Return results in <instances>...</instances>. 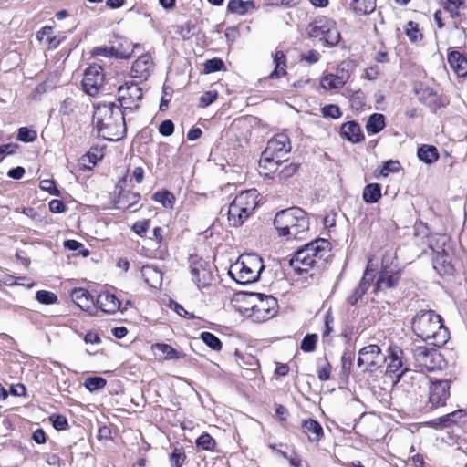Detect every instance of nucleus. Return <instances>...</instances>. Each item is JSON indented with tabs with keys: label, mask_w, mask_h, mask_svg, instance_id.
Instances as JSON below:
<instances>
[{
	"label": "nucleus",
	"mask_w": 467,
	"mask_h": 467,
	"mask_svg": "<svg viewBox=\"0 0 467 467\" xmlns=\"http://www.w3.org/2000/svg\"><path fill=\"white\" fill-rule=\"evenodd\" d=\"M317 341V336L316 334H307L301 341V348L306 352H311L315 350Z\"/></svg>",
	"instance_id": "54"
},
{
	"label": "nucleus",
	"mask_w": 467,
	"mask_h": 467,
	"mask_svg": "<svg viewBox=\"0 0 467 467\" xmlns=\"http://www.w3.org/2000/svg\"><path fill=\"white\" fill-rule=\"evenodd\" d=\"M346 81L347 78L344 75L327 74L321 78L320 84L325 89H336L342 88Z\"/></svg>",
	"instance_id": "32"
},
{
	"label": "nucleus",
	"mask_w": 467,
	"mask_h": 467,
	"mask_svg": "<svg viewBox=\"0 0 467 467\" xmlns=\"http://www.w3.org/2000/svg\"><path fill=\"white\" fill-rule=\"evenodd\" d=\"M355 358L354 350L347 348L342 357H341V364L342 369L346 373H349L353 365V360Z\"/></svg>",
	"instance_id": "50"
},
{
	"label": "nucleus",
	"mask_w": 467,
	"mask_h": 467,
	"mask_svg": "<svg viewBox=\"0 0 467 467\" xmlns=\"http://www.w3.org/2000/svg\"><path fill=\"white\" fill-rule=\"evenodd\" d=\"M374 279V275L370 273L369 265H368L363 277L361 278L358 286L354 290L353 294L348 297V302L351 306H355L366 294L371 282Z\"/></svg>",
	"instance_id": "21"
},
{
	"label": "nucleus",
	"mask_w": 467,
	"mask_h": 467,
	"mask_svg": "<svg viewBox=\"0 0 467 467\" xmlns=\"http://www.w3.org/2000/svg\"><path fill=\"white\" fill-rule=\"evenodd\" d=\"M286 57L283 51L277 50L274 55V63L275 67L274 71L270 74V78H278L281 76H284L285 71V64Z\"/></svg>",
	"instance_id": "36"
},
{
	"label": "nucleus",
	"mask_w": 467,
	"mask_h": 467,
	"mask_svg": "<svg viewBox=\"0 0 467 467\" xmlns=\"http://www.w3.org/2000/svg\"><path fill=\"white\" fill-rule=\"evenodd\" d=\"M415 366L421 370L432 372L442 368L443 358L435 348L418 346L412 349Z\"/></svg>",
	"instance_id": "9"
},
{
	"label": "nucleus",
	"mask_w": 467,
	"mask_h": 467,
	"mask_svg": "<svg viewBox=\"0 0 467 467\" xmlns=\"http://www.w3.org/2000/svg\"><path fill=\"white\" fill-rule=\"evenodd\" d=\"M322 114L325 118L338 119L342 113L338 106L329 104L322 108Z\"/></svg>",
	"instance_id": "56"
},
{
	"label": "nucleus",
	"mask_w": 467,
	"mask_h": 467,
	"mask_svg": "<svg viewBox=\"0 0 467 467\" xmlns=\"http://www.w3.org/2000/svg\"><path fill=\"white\" fill-rule=\"evenodd\" d=\"M420 235H422L423 239H426L422 243L428 245L430 249L434 250V243L438 240V236L441 234L430 235L427 225L420 223L415 225V237L419 238Z\"/></svg>",
	"instance_id": "38"
},
{
	"label": "nucleus",
	"mask_w": 467,
	"mask_h": 467,
	"mask_svg": "<svg viewBox=\"0 0 467 467\" xmlns=\"http://www.w3.org/2000/svg\"><path fill=\"white\" fill-rule=\"evenodd\" d=\"M190 272L192 280L199 289L210 285L213 280V274L209 263L198 256L190 257Z\"/></svg>",
	"instance_id": "12"
},
{
	"label": "nucleus",
	"mask_w": 467,
	"mask_h": 467,
	"mask_svg": "<svg viewBox=\"0 0 467 467\" xmlns=\"http://www.w3.org/2000/svg\"><path fill=\"white\" fill-rule=\"evenodd\" d=\"M265 269L262 257L256 254H244L230 265L229 275L240 285H249L259 280Z\"/></svg>",
	"instance_id": "5"
},
{
	"label": "nucleus",
	"mask_w": 467,
	"mask_h": 467,
	"mask_svg": "<svg viewBox=\"0 0 467 467\" xmlns=\"http://www.w3.org/2000/svg\"><path fill=\"white\" fill-rule=\"evenodd\" d=\"M171 306H172V309L181 317H186L188 319H193L194 318V315L193 314H191L189 313L187 310H185V308L181 306L180 304L176 303V302H172L171 303Z\"/></svg>",
	"instance_id": "64"
},
{
	"label": "nucleus",
	"mask_w": 467,
	"mask_h": 467,
	"mask_svg": "<svg viewBox=\"0 0 467 467\" xmlns=\"http://www.w3.org/2000/svg\"><path fill=\"white\" fill-rule=\"evenodd\" d=\"M450 396V383L447 380H438L430 385L429 402L433 408L444 406Z\"/></svg>",
	"instance_id": "16"
},
{
	"label": "nucleus",
	"mask_w": 467,
	"mask_h": 467,
	"mask_svg": "<svg viewBox=\"0 0 467 467\" xmlns=\"http://www.w3.org/2000/svg\"><path fill=\"white\" fill-rule=\"evenodd\" d=\"M70 297L72 301L83 311L90 316L96 315L98 309L95 306L94 297L90 293L82 287H77L71 290Z\"/></svg>",
	"instance_id": "17"
},
{
	"label": "nucleus",
	"mask_w": 467,
	"mask_h": 467,
	"mask_svg": "<svg viewBox=\"0 0 467 467\" xmlns=\"http://www.w3.org/2000/svg\"><path fill=\"white\" fill-rule=\"evenodd\" d=\"M465 414L462 410H455L453 412L448 413L444 416L434 419L431 421L432 426H441L444 428L451 427L452 424L461 421L462 418H464Z\"/></svg>",
	"instance_id": "30"
},
{
	"label": "nucleus",
	"mask_w": 467,
	"mask_h": 467,
	"mask_svg": "<svg viewBox=\"0 0 467 467\" xmlns=\"http://www.w3.org/2000/svg\"><path fill=\"white\" fill-rule=\"evenodd\" d=\"M48 207L51 213H60L65 211V203L61 200L54 199L49 202Z\"/></svg>",
	"instance_id": "63"
},
{
	"label": "nucleus",
	"mask_w": 467,
	"mask_h": 467,
	"mask_svg": "<svg viewBox=\"0 0 467 467\" xmlns=\"http://www.w3.org/2000/svg\"><path fill=\"white\" fill-rule=\"evenodd\" d=\"M95 306L107 314H115L117 311L120 310L121 303L120 300L116 296L115 294H112L109 291H103L98 295Z\"/></svg>",
	"instance_id": "19"
},
{
	"label": "nucleus",
	"mask_w": 467,
	"mask_h": 467,
	"mask_svg": "<svg viewBox=\"0 0 467 467\" xmlns=\"http://www.w3.org/2000/svg\"><path fill=\"white\" fill-rule=\"evenodd\" d=\"M152 199L167 208L171 207L174 202V196L169 191L156 192L153 194Z\"/></svg>",
	"instance_id": "42"
},
{
	"label": "nucleus",
	"mask_w": 467,
	"mask_h": 467,
	"mask_svg": "<svg viewBox=\"0 0 467 467\" xmlns=\"http://www.w3.org/2000/svg\"><path fill=\"white\" fill-rule=\"evenodd\" d=\"M292 146L288 136L278 133L270 139L265 150L263 151L260 165L267 168V164L275 162L279 164L284 157L291 151Z\"/></svg>",
	"instance_id": "8"
},
{
	"label": "nucleus",
	"mask_w": 467,
	"mask_h": 467,
	"mask_svg": "<svg viewBox=\"0 0 467 467\" xmlns=\"http://www.w3.org/2000/svg\"><path fill=\"white\" fill-rule=\"evenodd\" d=\"M77 108V103L72 98H66L59 107V113L64 116H69L74 113Z\"/></svg>",
	"instance_id": "52"
},
{
	"label": "nucleus",
	"mask_w": 467,
	"mask_h": 467,
	"mask_svg": "<svg viewBox=\"0 0 467 467\" xmlns=\"http://www.w3.org/2000/svg\"><path fill=\"white\" fill-rule=\"evenodd\" d=\"M386 359L387 358L381 354L380 348L371 344L359 350L358 366L364 370L373 372L381 368Z\"/></svg>",
	"instance_id": "10"
},
{
	"label": "nucleus",
	"mask_w": 467,
	"mask_h": 467,
	"mask_svg": "<svg viewBox=\"0 0 467 467\" xmlns=\"http://www.w3.org/2000/svg\"><path fill=\"white\" fill-rule=\"evenodd\" d=\"M152 349L160 359L177 360L184 357V354L165 343H156L152 346Z\"/></svg>",
	"instance_id": "26"
},
{
	"label": "nucleus",
	"mask_w": 467,
	"mask_h": 467,
	"mask_svg": "<svg viewBox=\"0 0 467 467\" xmlns=\"http://www.w3.org/2000/svg\"><path fill=\"white\" fill-rule=\"evenodd\" d=\"M98 135L107 140H119L126 133L125 115L115 102L99 103L93 113Z\"/></svg>",
	"instance_id": "1"
},
{
	"label": "nucleus",
	"mask_w": 467,
	"mask_h": 467,
	"mask_svg": "<svg viewBox=\"0 0 467 467\" xmlns=\"http://www.w3.org/2000/svg\"><path fill=\"white\" fill-rule=\"evenodd\" d=\"M37 137V133L34 130L22 127L18 130L17 140L23 142H33Z\"/></svg>",
	"instance_id": "51"
},
{
	"label": "nucleus",
	"mask_w": 467,
	"mask_h": 467,
	"mask_svg": "<svg viewBox=\"0 0 467 467\" xmlns=\"http://www.w3.org/2000/svg\"><path fill=\"white\" fill-rule=\"evenodd\" d=\"M301 428L310 442H318L324 437L323 427L316 420L308 419L303 420Z\"/></svg>",
	"instance_id": "22"
},
{
	"label": "nucleus",
	"mask_w": 467,
	"mask_h": 467,
	"mask_svg": "<svg viewBox=\"0 0 467 467\" xmlns=\"http://www.w3.org/2000/svg\"><path fill=\"white\" fill-rule=\"evenodd\" d=\"M201 339L212 349L220 350L222 348V343L220 339L211 332H202Z\"/></svg>",
	"instance_id": "44"
},
{
	"label": "nucleus",
	"mask_w": 467,
	"mask_h": 467,
	"mask_svg": "<svg viewBox=\"0 0 467 467\" xmlns=\"http://www.w3.org/2000/svg\"><path fill=\"white\" fill-rule=\"evenodd\" d=\"M389 371L396 376V382H407L409 379L420 382L426 377L418 374L409 368L404 350L398 345L391 344L388 348Z\"/></svg>",
	"instance_id": "7"
},
{
	"label": "nucleus",
	"mask_w": 467,
	"mask_h": 467,
	"mask_svg": "<svg viewBox=\"0 0 467 467\" xmlns=\"http://www.w3.org/2000/svg\"><path fill=\"white\" fill-rule=\"evenodd\" d=\"M185 459L186 455L182 448H175L169 457L171 467H182Z\"/></svg>",
	"instance_id": "47"
},
{
	"label": "nucleus",
	"mask_w": 467,
	"mask_h": 467,
	"mask_svg": "<svg viewBox=\"0 0 467 467\" xmlns=\"http://www.w3.org/2000/svg\"><path fill=\"white\" fill-rule=\"evenodd\" d=\"M330 243L319 238L296 251L289 261L291 267L298 275L307 274L322 265L329 256Z\"/></svg>",
	"instance_id": "3"
},
{
	"label": "nucleus",
	"mask_w": 467,
	"mask_h": 467,
	"mask_svg": "<svg viewBox=\"0 0 467 467\" xmlns=\"http://www.w3.org/2000/svg\"><path fill=\"white\" fill-rule=\"evenodd\" d=\"M258 192L255 189L242 192L235 196L232 203L253 213L258 205Z\"/></svg>",
	"instance_id": "20"
},
{
	"label": "nucleus",
	"mask_w": 467,
	"mask_h": 467,
	"mask_svg": "<svg viewBox=\"0 0 467 467\" xmlns=\"http://www.w3.org/2000/svg\"><path fill=\"white\" fill-rule=\"evenodd\" d=\"M365 95L361 90H358L350 96L351 107L356 109H359L365 106Z\"/></svg>",
	"instance_id": "57"
},
{
	"label": "nucleus",
	"mask_w": 467,
	"mask_h": 467,
	"mask_svg": "<svg viewBox=\"0 0 467 467\" xmlns=\"http://www.w3.org/2000/svg\"><path fill=\"white\" fill-rule=\"evenodd\" d=\"M350 8L358 16L371 14L376 8V0H351Z\"/></svg>",
	"instance_id": "31"
},
{
	"label": "nucleus",
	"mask_w": 467,
	"mask_h": 467,
	"mask_svg": "<svg viewBox=\"0 0 467 467\" xmlns=\"http://www.w3.org/2000/svg\"><path fill=\"white\" fill-rule=\"evenodd\" d=\"M448 63L459 77L467 76V57L459 51H451L447 57Z\"/></svg>",
	"instance_id": "24"
},
{
	"label": "nucleus",
	"mask_w": 467,
	"mask_h": 467,
	"mask_svg": "<svg viewBox=\"0 0 467 467\" xmlns=\"http://www.w3.org/2000/svg\"><path fill=\"white\" fill-rule=\"evenodd\" d=\"M196 445L205 451H213L216 445L215 440L209 433H202L197 440Z\"/></svg>",
	"instance_id": "46"
},
{
	"label": "nucleus",
	"mask_w": 467,
	"mask_h": 467,
	"mask_svg": "<svg viewBox=\"0 0 467 467\" xmlns=\"http://www.w3.org/2000/svg\"><path fill=\"white\" fill-rule=\"evenodd\" d=\"M340 135L352 143H358L364 139L360 126L355 121H348L342 124Z\"/></svg>",
	"instance_id": "23"
},
{
	"label": "nucleus",
	"mask_w": 467,
	"mask_h": 467,
	"mask_svg": "<svg viewBox=\"0 0 467 467\" xmlns=\"http://www.w3.org/2000/svg\"><path fill=\"white\" fill-rule=\"evenodd\" d=\"M419 100L433 112L445 107L447 102L430 87H420L415 89Z\"/></svg>",
	"instance_id": "18"
},
{
	"label": "nucleus",
	"mask_w": 467,
	"mask_h": 467,
	"mask_svg": "<svg viewBox=\"0 0 467 467\" xmlns=\"http://www.w3.org/2000/svg\"><path fill=\"white\" fill-rule=\"evenodd\" d=\"M141 275L150 287L157 288L161 285L162 273L157 267L150 265L142 266Z\"/></svg>",
	"instance_id": "28"
},
{
	"label": "nucleus",
	"mask_w": 467,
	"mask_h": 467,
	"mask_svg": "<svg viewBox=\"0 0 467 467\" xmlns=\"http://www.w3.org/2000/svg\"><path fill=\"white\" fill-rule=\"evenodd\" d=\"M274 225L281 236L287 239H303L302 234L309 229V220L304 210L291 207L275 214Z\"/></svg>",
	"instance_id": "4"
},
{
	"label": "nucleus",
	"mask_w": 467,
	"mask_h": 467,
	"mask_svg": "<svg viewBox=\"0 0 467 467\" xmlns=\"http://www.w3.org/2000/svg\"><path fill=\"white\" fill-rule=\"evenodd\" d=\"M40 188L41 190L47 192L52 195H60V192L57 189L55 182L52 180H42L40 182Z\"/></svg>",
	"instance_id": "60"
},
{
	"label": "nucleus",
	"mask_w": 467,
	"mask_h": 467,
	"mask_svg": "<svg viewBox=\"0 0 467 467\" xmlns=\"http://www.w3.org/2000/svg\"><path fill=\"white\" fill-rule=\"evenodd\" d=\"M385 127V117L380 113L372 114L367 121L366 130L369 134H376Z\"/></svg>",
	"instance_id": "35"
},
{
	"label": "nucleus",
	"mask_w": 467,
	"mask_h": 467,
	"mask_svg": "<svg viewBox=\"0 0 467 467\" xmlns=\"http://www.w3.org/2000/svg\"><path fill=\"white\" fill-rule=\"evenodd\" d=\"M159 132L165 137L172 135L174 132V124L171 119L163 120L159 126Z\"/></svg>",
	"instance_id": "61"
},
{
	"label": "nucleus",
	"mask_w": 467,
	"mask_h": 467,
	"mask_svg": "<svg viewBox=\"0 0 467 467\" xmlns=\"http://www.w3.org/2000/svg\"><path fill=\"white\" fill-rule=\"evenodd\" d=\"M36 299L41 304L51 305L57 301V296L51 291L39 290L36 292Z\"/></svg>",
	"instance_id": "48"
},
{
	"label": "nucleus",
	"mask_w": 467,
	"mask_h": 467,
	"mask_svg": "<svg viewBox=\"0 0 467 467\" xmlns=\"http://www.w3.org/2000/svg\"><path fill=\"white\" fill-rule=\"evenodd\" d=\"M412 330L418 337L437 348L445 345L450 338L441 317L433 310L419 311L412 320Z\"/></svg>",
	"instance_id": "2"
},
{
	"label": "nucleus",
	"mask_w": 467,
	"mask_h": 467,
	"mask_svg": "<svg viewBox=\"0 0 467 467\" xmlns=\"http://www.w3.org/2000/svg\"><path fill=\"white\" fill-rule=\"evenodd\" d=\"M406 35L412 42H416L421 38V34L419 33L418 24L413 21H409L406 25Z\"/></svg>",
	"instance_id": "55"
},
{
	"label": "nucleus",
	"mask_w": 467,
	"mask_h": 467,
	"mask_svg": "<svg viewBox=\"0 0 467 467\" xmlns=\"http://www.w3.org/2000/svg\"><path fill=\"white\" fill-rule=\"evenodd\" d=\"M249 212L234 203H230L228 208L229 224L234 227L241 226L251 215Z\"/></svg>",
	"instance_id": "29"
},
{
	"label": "nucleus",
	"mask_w": 467,
	"mask_h": 467,
	"mask_svg": "<svg viewBox=\"0 0 467 467\" xmlns=\"http://www.w3.org/2000/svg\"><path fill=\"white\" fill-rule=\"evenodd\" d=\"M104 83L103 68L99 65L89 66L84 73L82 79L83 91L91 96H96Z\"/></svg>",
	"instance_id": "13"
},
{
	"label": "nucleus",
	"mask_w": 467,
	"mask_h": 467,
	"mask_svg": "<svg viewBox=\"0 0 467 467\" xmlns=\"http://www.w3.org/2000/svg\"><path fill=\"white\" fill-rule=\"evenodd\" d=\"M149 227H150V222L147 220H144V221L136 222L133 224L132 229L137 234L142 235L149 230Z\"/></svg>",
	"instance_id": "62"
},
{
	"label": "nucleus",
	"mask_w": 467,
	"mask_h": 467,
	"mask_svg": "<svg viewBox=\"0 0 467 467\" xmlns=\"http://www.w3.org/2000/svg\"><path fill=\"white\" fill-rule=\"evenodd\" d=\"M401 169L399 161L389 160L385 161L379 171V176L388 177L389 173L399 172Z\"/></svg>",
	"instance_id": "43"
},
{
	"label": "nucleus",
	"mask_w": 467,
	"mask_h": 467,
	"mask_svg": "<svg viewBox=\"0 0 467 467\" xmlns=\"http://www.w3.org/2000/svg\"><path fill=\"white\" fill-rule=\"evenodd\" d=\"M107 384V381L104 378L101 377H88L86 379L84 382V386L89 391H96L103 389Z\"/></svg>",
	"instance_id": "45"
},
{
	"label": "nucleus",
	"mask_w": 467,
	"mask_h": 467,
	"mask_svg": "<svg viewBox=\"0 0 467 467\" xmlns=\"http://www.w3.org/2000/svg\"><path fill=\"white\" fill-rule=\"evenodd\" d=\"M418 157L421 161L431 164L439 159V152L435 146L422 145L418 150Z\"/></svg>",
	"instance_id": "33"
},
{
	"label": "nucleus",
	"mask_w": 467,
	"mask_h": 467,
	"mask_svg": "<svg viewBox=\"0 0 467 467\" xmlns=\"http://www.w3.org/2000/svg\"><path fill=\"white\" fill-rule=\"evenodd\" d=\"M329 26H332V19L321 17L308 25L307 32L310 37H319L323 40Z\"/></svg>",
	"instance_id": "27"
},
{
	"label": "nucleus",
	"mask_w": 467,
	"mask_h": 467,
	"mask_svg": "<svg viewBox=\"0 0 467 467\" xmlns=\"http://www.w3.org/2000/svg\"><path fill=\"white\" fill-rule=\"evenodd\" d=\"M243 300L250 305V307H244V311H250L248 317L254 322H265L273 318L278 309L277 300L272 296H266L260 293L242 294L237 297V301Z\"/></svg>",
	"instance_id": "6"
},
{
	"label": "nucleus",
	"mask_w": 467,
	"mask_h": 467,
	"mask_svg": "<svg viewBox=\"0 0 467 467\" xmlns=\"http://www.w3.org/2000/svg\"><path fill=\"white\" fill-rule=\"evenodd\" d=\"M447 242L448 237L443 234L438 236V240L434 243L435 249L432 250L435 253L433 256V267L439 272L443 271L444 273H450L452 270V266L447 261L449 255L444 249Z\"/></svg>",
	"instance_id": "15"
},
{
	"label": "nucleus",
	"mask_w": 467,
	"mask_h": 467,
	"mask_svg": "<svg viewBox=\"0 0 467 467\" xmlns=\"http://www.w3.org/2000/svg\"><path fill=\"white\" fill-rule=\"evenodd\" d=\"M53 427L57 431H64L67 428L68 423L65 416L62 415H52L50 417Z\"/></svg>",
	"instance_id": "59"
},
{
	"label": "nucleus",
	"mask_w": 467,
	"mask_h": 467,
	"mask_svg": "<svg viewBox=\"0 0 467 467\" xmlns=\"http://www.w3.org/2000/svg\"><path fill=\"white\" fill-rule=\"evenodd\" d=\"M327 46L334 47L338 44L340 40V33L338 32L336 23L332 20V26L327 29L326 36L323 39Z\"/></svg>",
	"instance_id": "41"
},
{
	"label": "nucleus",
	"mask_w": 467,
	"mask_h": 467,
	"mask_svg": "<svg viewBox=\"0 0 467 467\" xmlns=\"http://www.w3.org/2000/svg\"><path fill=\"white\" fill-rule=\"evenodd\" d=\"M223 68H224V63L221 58L208 59L204 63V72L207 74L217 72Z\"/></svg>",
	"instance_id": "49"
},
{
	"label": "nucleus",
	"mask_w": 467,
	"mask_h": 467,
	"mask_svg": "<svg viewBox=\"0 0 467 467\" xmlns=\"http://www.w3.org/2000/svg\"><path fill=\"white\" fill-rule=\"evenodd\" d=\"M254 8L253 1L231 0L228 3L227 9L233 14L243 16L250 9Z\"/></svg>",
	"instance_id": "37"
},
{
	"label": "nucleus",
	"mask_w": 467,
	"mask_h": 467,
	"mask_svg": "<svg viewBox=\"0 0 467 467\" xmlns=\"http://www.w3.org/2000/svg\"><path fill=\"white\" fill-rule=\"evenodd\" d=\"M118 100L124 109H137L142 99V89L134 81L126 82L118 88Z\"/></svg>",
	"instance_id": "11"
},
{
	"label": "nucleus",
	"mask_w": 467,
	"mask_h": 467,
	"mask_svg": "<svg viewBox=\"0 0 467 467\" xmlns=\"http://www.w3.org/2000/svg\"><path fill=\"white\" fill-rule=\"evenodd\" d=\"M298 164L296 163H289L285 165L281 171L277 173V178L279 181H286L291 178L298 170Z\"/></svg>",
	"instance_id": "53"
},
{
	"label": "nucleus",
	"mask_w": 467,
	"mask_h": 467,
	"mask_svg": "<svg viewBox=\"0 0 467 467\" xmlns=\"http://www.w3.org/2000/svg\"><path fill=\"white\" fill-rule=\"evenodd\" d=\"M140 198L139 192H124L119 194L117 204L119 208L129 209L138 203Z\"/></svg>",
	"instance_id": "39"
},
{
	"label": "nucleus",
	"mask_w": 467,
	"mask_h": 467,
	"mask_svg": "<svg viewBox=\"0 0 467 467\" xmlns=\"http://www.w3.org/2000/svg\"><path fill=\"white\" fill-rule=\"evenodd\" d=\"M218 98V92L215 90H209L202 94L200 98V106L205 108L211 105Z\"/></svg>",
	"instance_id": "58"
},
{
	"label": "nucleus",
	"mask_w": 467,
	"mask_h": 467,
	"mask_svg": "<svg viewBox=\"0 0 467 467\" xmlns=\"http://www.w3.org/2000/svg\"><path fill=\"white\" fill-rule=\"evenodd\" d=\"M152 58L149 54L140 56L131 67V76L133 78H144L149 76L150 69L152 67Z\"/></svg>",
	"instance_id": "25"
},
{
	"label": "nucleus",
	"mask_w": 467,
	"mask_h": 467,
	"mask_svg": "<svg viewBox=\"0 0 467 467\" xmlns=\"http://www.w3.org/2000/svg\"><path fill=\"white\" fill-rule=\"evenodd\" d=\"M392 258L384 255L381 262V271L377 281V289L381 287H395L400 277V271L397 265H391Z\"/></svg>",
	"instance_id": "14"
},
{
	"label": "nucleus",
	"mask_w": 467,
	"mask_h": 467,
	"mask_svg": "<svg viewBox=\"0 0 467 467\" xmlns=\"http://www.w3.org/2000/svg\"><path fill=\"white\" fill-rule=\"evenodd\" d=\"M362 197L367 203H376L381 198V186L379 183L366 185Z\"/></svg>",
	"instance_id": "34"
},
{
	"label": "nucleus",
	"mask_w": 467,
	"mask_h": 467,
	"mask_svg": "<svg viewBox=\"0 0 467 467\" xmlns=\"http://www.w3.org/2000/svg\"><path fill=\"white\" fill-rule=\"evenodd\" d=\"M439 3L452 18L460 16L461 0H439Z\"/></svg>",
	"instance_id": "40"
}]
</instances>
